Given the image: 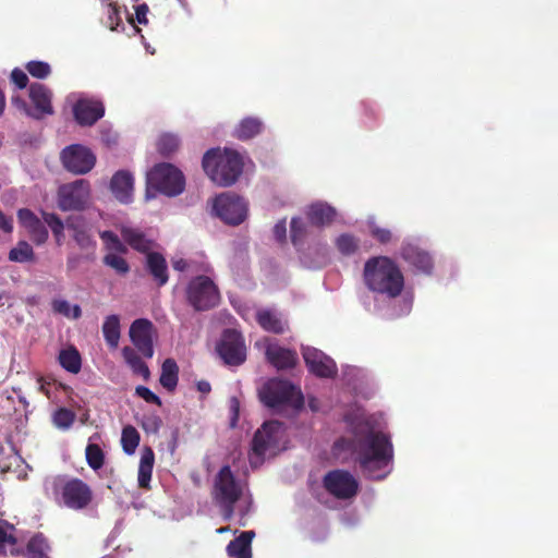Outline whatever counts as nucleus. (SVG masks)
Masks as SVG:
<instances>
[{"instance_id":"nucleus-1","label":"nucleus","mask_w":558,"mask_h":558,"mask_svg":"<svg viewBox=\"0 0 558 558\" xmlns=\"http://www.w3.org/2000/svg\"><path fill=\"white\" fill-rule=\"evenodd\" d=\"M355 453V460L366 478L378 481L389 474L392 445L385 434L380 432L368 433L363 439L359 440Z\"/></svg>"},{"instance_id":"nucleus-2","label":"nucleus","mask_w":558,"mask_h":558,"mask_svg":"<svg viewBox=\"0 0 558 558\" xmlns=\"http://www.w3.org/2000/svg\"><path fill=\"white\" fill-rule=\"evenodd\" d=\"M363 279L367 289L389 299L398 298L404 289L399 266L387 256H374L364 264Z\"/></svg>"},{"instance_id":"nucleus-3","label":"nucleus","mask_w":558,"mask_h":558,"mask_svg":"<svg viewBox=\"0 0 558 558\" xmlns=\"http://www.w3.org/2000/svg\"><path fill=\"white\" fill-rule=\"evenodd\" d=\"M202 166L209 179L219 186H231L243 171V161L234 150L219 148L207 150L203 157Z\"/></svg>"},{"instance_id":"nucleus-4","label":"nucleus","mask_w":558,"mask_h":558,"mask_svg":"<svg viewBox=\"0 0 558 558\" xmlns=\"http://www.w3.org/2000/svg\"><path fill=\"white\" fill-rule=\"evenodd\" d=\"M54 501L64 508L82 511L93 504L94 492L82 478L59 475L51 483Z\"/></svg>"},{"instance_id":"nucleus-5","label":"nucleus","mask_w":558,"mask_h":558,"mask_svg":"<svg viewBox=\"0 0 558 558\" xmlns=\"http://www.w3.org/2000/svg\"><path fill=\"white\" fill-rule=\"evenodd\" d=\"M242 486L231 468L223 465L214 480L213 500L220 508L223 520L230 521L234 514V505L242 496Z\"/></svg>"},{"instance_id":"nucleus-6","label":"nucleus","mask_w":558,"mask_h":558,"mask_svg":"<svg viewBox=\"0 0 558 558\" xmlns=\"http://www.w3.org/2000/svg\"><path fill=\"white\" fill-rule=\"evenodd\" d=\"M147 194L150 190L160 192L167 196H177L184 190L185 180L183 173L171 163L156 165L146 178Z\"/></svg>"},{"instance_id":"nucleus-7","label":"nucleus","mask_w":558,"mask_h":558,"mask_svg":"<svg viewBox=\"0 0 558 558\" xmlns=\"http://www.w3.org/2000/svg\"><path fill=\"white\" fill-rule=\"evenodd\" d=\"M185 298L194 311L205 312L220 302V292L216 283L205 275L192 278L185 288Z\"/></svg>"},{"instance_id":"nucleus-8","label":"nucleus","mask_w":558,"mask_h":558,"mask_svg":"<svg viewBox=\"0 0 558 558\" xmlns=\"http://www.w3.org/2000/svg\"><path fill=\"white\" fill-rule=\"evenodd\" d=\"M287 430L278 421L265 422L258 428L252 440L253 454L263 458L266 453L276 454L286 449Z\"/></svg>"},{"instance_id":"nucleus-9","label":"nucleus","mask_w":558,"mask_h":558,"mask_svg":"<svg viewBox=\"0 0 558 558\" xmlns=\"http://www.w3.org/2000/svg\"><path fill=\"white\" fill-rule=\"evenodd\" d=\"M262 402L271 409H279L283 405L301 408L303 397L295 387L288 380H271L260 392Z\"/></svg>"},{"instance_id":"nucleus-10","label":"nucleus","mask_w":558,"mask_h":558,"mask_svg":"<svg viewBox=\"0 0 558 558\" xmlns=\"http://www.w3.org/2000/svg\"><path fill=\"white\" fill-rule=\"evenodd\" d=\"M213 211L225 223L241 225L247 216V203L232 193H221L213 201Z\"/></svg>"},{"instance_id":"nucleus-11","label":"nucleus","mask_w":558,"mask_h":558,"mask_svg":"<svg viewBox=\"0 0 558 558\" xmlns=\"http://www.w3.org/2000/svg\"><path fill=\"white\" fill-rule=\"evenodd\" d=\"M89 197V182L87 180L80 179L59 187L58 207L62 211L83 210L88 204Z\"/></svg>"},{"instance_id":"nucleus-12","label":"nucleus","mask_w":558,"mask_h":558,"mask_svg":"<svg viewBox=\"0 0 558 558\" xmlns=\"http://www.w3.org/2000/svg\"><path fill=\"white\" fill-rule=\"evenodd\" d=\"M323 487L335 498L345 500L357 494L359 482L349 471L337 469L324 475Z\"/></svg>"},{"instance_id":"nucleus-13","label":"nucleus","mask_w":558,"mask_h":558,"mask_svg":"<svg viewBox=\"0 0 558 558\" xmlns=\"http://www.w3.org/2000/svg\"><path fill=\"white\" fill-rule=\"evenodd\" d=\"M216 350L225 364L230 366H239L246 360L244 338L235 329L223 331Z\"/></svg>"},{"instance_id":"nucleus-14","label":"nucleus","mask_w":558,"mask_h":558,"mask_svg":"<svg viewBox=\"0 0 558 558\" xmlns=\"http://www.w3.org/2000/svg\"><path fill=\"white\" fill-rule=\"evenodd\" d=\"M61 161L68 171L74 174H85L95 167L96 156L89 148L73 144L61 151Z\"/></svg>"},{"instance_id":"nucleus-15","label":"nucleus","mask_w":558,"mask_h":558,"mask_svg":"<svg viewBox=\"0 0 558 558\" xmlns=\"http://www.w3.org/2000/svg\"><path fill=\"white\" fill-rule=\"evenodd\" d=\"M130 339L135 349L145 357L154 356V325L149 319L137 318L130 326Z\"/></svg>"},{"instance_id":"nucleus-16","label":"nucleus","mask_w":558,"mask_h":558,"mask_svg":"<svg viewBox=\"0 0 558 558\" xmlns=\"http://www.w3.org/2000/svg\"><path fill=\"white\" fill-rule=\"evenodd\" d=\"M303 359L308 371L319 378H333L337 375L335 361L315 348H305Z\"/></svg>"},{"instance_id":"nucleus-17","label":"nucleus","mask_w":558,"mask_h":558,"mask_svg":"<svg viewBox=\"0 0 558 558\" xmlns=\"http://www.w3.org/2000/svg\"><path fill=\"white\" fill-rule=\"evenodd\" d=\"M28 97L33 104L28 116L34 119H41L53 113L52 92L41 83H33L28 88Z\"/></svg>"},{"instance_id":"nucleus-18","label":"nucleus","mask_w":558,"mask_h":558,"mask_svg":"<svg viewBox=\"0 0 558 558\" xmlns=\"http://www.w3.org/2000/svg\"><path fill=\"white\" fill-rule=\"evenodd\" d=\"M73 116L81 126H92L105 116L104 102L94 98H81L73 106Z\"/></svg>"},{"instance_id":"nucleus-19","label":"nucleus","mask_w":558,"mask_h":558,"mask_svg":"<svg viewBox=\"0 0 558 558\" xmlns=\"http://www.w3.org/2000/svg\"><path fill=\"white\" fill-rule=\"evenodd\" d=\"M401 257L416 271L430 275L434 262L428 252L412 243H404L401 247Z\"/></svg>"},{"instance_id":"nucleus-20","label":"nucleus","mask_w":558,"mask_h":558,"mask_svg":"<svg viewBox=\"0 0 558 558\" xmlns=\"http://www.w3.org/2000/svg\"><path fill=\"white\" fill-rule=\"evenodd\" d=\"M66 229L72 232V238L81 250L96 248V241L90 234L87 220L81 215H73L66 218Z\"/></svg>"},{"instance_id":"nucleus-21","label":"nucleus","mask_w":558,"mask_h":558,"mask_svg":"<svg viewBox=\"0 0 558 558\" xmlns=\"http://www.w3.org/2000/svg\"><path fill=\"white\" fill-rule=\"evenodd\" d=\"M145 271L150 276L153 282L161 288L169 281L168 264L165 256L158 252H150L145 255Z\"/></svg>"},{"instance_id":"nucleus-22","label":"nucleus","mask_w":558,"mask_h":558,"mask_svg":"<svg viewBox=\"0 0 558 558\" xmlns=\"http://www.w3.org/2000/svg\"><path fill=\"white\" fill-rule=\"evenodd\" d=\"M110 190L114 197L123 204L133 201L134 177L128 170L117 171L110 181Z\"/></svg>"},{"instance_id":"nucleus-23","label":"nucleus","mask_w":558,"mask_h":558,"mask_svg":"<svg viewBox=\"0 0 558 558\" xmlns=\"http://www.w3.org/2000/svg\"><path fill=\"white\" fill-rule=\"evenodd\" d=\"M17 218L21 225L28 231L31 239L37 244H44L49 236L48 230L41 220L27 208L17 211Z\"/></svg>"},{"instance_id":"nucleus-24","label":"nucleus","mask_w":558,"mask_h":558,"mask_svg":"<svg viewBox=\"0 0 558 558\" xmlns=\"http://www.w3.org/2000/svg\"><path fill=\"white\" fill-rule=\"evenodd\" d=\"M266 357L277 369L293 368L298 362V355L294 351L278 345H268Z\"/></svg>"},{"instance_id":"nucleus-25","label":"nucleus","mask_w":558,"mask_h":558,"mask_svg":"<svg viewBox=\"0 0 558 558\" xmlns=\"http://www.w3.org/2000/svg\"><path fill=\"white\" fill-rule=\"evenodd\" d=\"M120 231L123 241L134 251L145 255L153 252L154 241L148 239L140 229L122 227Z\"/></svg>"},{"instance_id":"nucleus-26","label":"nucleus","mask_w":558,"mask_h":558,"mask_svg":"<svg viewBox=\"0 0 558 558\" xmlns=\"http://www.w3.org/2000/svg\"><path fill=\"white\" fill-rule=\"evenodd\" d=\"M254 537V531L241 532L227 545V555L230 558H252V541Z\"/></svg>"},{"instance_id":"nucleus-27","label":"nucleus","mask_w":558,"mask_h":558,"mask_svg":"<svg viewBox=\"0 0 558 558\" xmlns=\"http://www.w3.org/2000/svg\"><path fill=\"white\" fill-rule=\"evenodd\" d=\"M256 322L265 331L276 335L283 333L287 327V322L282 318L281 314L269 308L257 311Z\"/></svg>"},{"instance_id":"nucleus-28","label":"nucleus","mask_w":558,"mask_h":558,"mask_svg":"<svg viewBox=\"0 0 558 558\" xmlns=\"http://www.w3.org/2000/svg\"><path fill=\"white\" fill-rule=\"evenodd\" d=\"M335 208L322 202L310 205L306 210V218L313 226L316 227L331 223L335 219Z\"/></svg>"},{"instance_id":"nucleus-29","label":"nucleus","mask_w":558,"mask_h":558,"mask_svg":"<svg viewBox=\"0 0 558 558\" xmlns=\"http://www.w3.org/2000/svg\"><path fill=\"white\" fill-rule=\"evenodd\" d=\"M155 463V453L154 450L146 446L142 450L140 465H138V474L137 482L138 487L143 489H150V480L153 474Z\"/></svg>"},{"instance_id":"nucleus-30","label":"nucleus","mask_w":558,"mask_h":558,"mask_svg":"<svg viewBox=\"0 0 558 558\" xmlns=\"http://www.w3.org/2000/svg\"><path fill=\"white\" fill-rule=\"evenodd\" d=\"M51 544L43 533L34 534L26 545L27 558H51Z\"/></svg>"},{"instance_id":"nucleus-31","label":"nucleus","mask_w":558,"mask_h":558,"mask_svg":"<svg viewBox=\"0 0 558 558\" xmlns=\"http://www.w3.org/2000/svg\"><path fill=\"white\" fill-rule=\"evenodd\" d=\"M122 356L133 374L141 376L145 381L150 378V371L147 364L142 360L134 348L124 347L122 349Z\"/></svg>"},{"instance_id":"nucleus-32","label":"nucleus","mask_w":558,"mask_h":558,"mask_svg":"<svg viewBox=\"0 0 558 558\" xmlns=\"http://www.w3.org/2000/svg\"><path fill=\"white\" fill-rule=\"evenodd\" d=\"M179 380V366L173 359H166L161 365L159 378L160 385L172 392L175 390Z\"/></svg>"},{"instance_id":"nucleus-33","label":"nucleus","mask_w":558,"mask_h":558,"mask_svg":"<svg viewBox=\"0 0 558 558\" xmlns=\"http://www.w3.org/2000/svg\"><path fill=\"white\" fill-rule=\"evenodd\" d=\"M263 129L264 124L260 119L246 117L236 126L234 135L241 141H247L260 134Z\"/></svg>"},{"instance_id":"nucleus-34","label":"nucleus","mask_w":558,"mask_h":558,"mask_svg":"<svg viewBox=\"0 0 558 558\" xmlns=\"http://www.w3.org/2000/svg\"><path fill=\"white\" fill-rule=\"evenodd\" d=\"M102 335L111 349H117L121 337L120 318L118 315H109L102 324Z\"/></svg>"},{"instance_id":"nucleus-35","label":"nucleus","mask_w":558,"mask_h":558,"mask_svg":"<svg viewBox=\"0 0 558 558\" xmlns=\"http://www.w3.org/2000/svg\"><path fill=\"white\" fill-rule=\"evenodd\" d=\"M59 363L65 371L72 374H77L82 367L81 355L73 347L61 350L59 353Z\"/></svg>"},{"instance_id":"nucleus-36","label":"nucleus","mask_w":558,"mask_h":558,"mask_svg":"<svg viewBox=\"0 0 558 558\" xmlns=\"http://www.w3.org/2000/svg\"><path fill=\"white\" fill-rule=\"evenodd\" d=\"M99 236L104 242L105 250L107 253L112 254H126L128 253V246L124 241H121V239L110 230H105L99 232Z\"/></svg>"},{"instance_id":"nucleus-37","label":"nucleus","mask_w":558,"mask_h":558,"mask_svg":"<svg viewBox=\"0 0 558 558\" xmlns=\"http://www.w3.org/2000/svg\"><path fill=\"white\" fill-rule=\"evenodd\" d=\"M9 260L14 263H31L35 260V252L26 241H19L16 246L10 250Z\"/></svg>"},{"instance_id":"nucleus-38","label":"nucleus","mask_w":558,"mask_h":558,"mask_svg":"<svg viewBox=\"0 0 558 558\" xmlns=\"http://www.w3.org/2000/svg\"><path fill=\"white\" fill-rule=\"evenodd\" d=\"M122 255L123 254L106 253L102 257V263L105 266L113 269L118 276L124 277L130 272L131 267Z\"/></svg>"},{"instance_id":"nucleus-39","label":"nucleus","mask_w":558,"mask_h":558,"mask_svg":"<svg viewBox=\"0 0 558 558\" xmlns=\"http://www.w3.org/2000/svg\"><path fill=\"white\" fill-rule=\"evenodd\" d=\"M51 308L53 313L62 315L66 318L78 319L82 316L81 306L77 304L71 305L66 300H52Z\"/></svg>"},{"instance_id":"nucleus-40","label":"nucleus","mask_w":558,"mask_h":558,"mask_svg":"<svg viewBox=\"0 0 558 558\" xmlns=\"http://www.w3.org/2000/svg\"><path fill=\"white\" fill-rule=\"evenodd\" d=\"M140 439V433L134 426L128 425L123 427L121 435V445L123 451L126 454H133L135 452L136 448L138 447Z\"/></svg>"},{"instance_id":"nucleus-41","label":"nucleus","mask_w":558,"mask_h":558,"mask_svg":"<svg viewBox=\"0 0 558 558\" xmlns=\"http://www.w3.org/2000/svg\"><path fill=\"white\" fill-rule=\"evenodd\" d=\"M335 244L342 255L350 256L357 252L360 241L353 234L342 233L336 239Z\"/></svg>"},{"instance_id":"nucleus-42","label":"nucleus","mask_w":558,"mask_h":558,"mask_svg":"<svg viewBox=\"0 0 558 558\" xmlns=\"http://www.w3.org/2000/svg\"><path fill=\"white\" fill-rule=\"evenodd\" d=\"M86 461L89 468L97 471L104 466L105 453L97 444H88L85 449Z\"/></svg>"},{"instance_id":"nucleus-43","label":"nucleus","mask_w":558,"mask_h":558,"mask_svg":"<svg viewBox=\"0 0 558 558\" xmlns=\"http://www.w3.org/2000/svg\"><path fill=\"white\" fill-rule=\"evenodd\" d=\"M25 70L35 78L45 80L51 74V66L48 62L32 60L25 64Z\"/></svg>"},{"instance_id":"nucleus-44","label":"nucleus","mask_w":558,"mask_h":558,"mask_svg":"<svg viewBox=\"0 0 558 558\" xmlns=\"http://www.w3.org/2000/svg\"><path fill=\"white\" fill-rule=\"evenodd\" d=\"M180 141L173 134H162L157 142V149L162 156H169L177 151Z\"/></svg>"},{"instance_id":"nucleus-45","label":"nucleus","mask_w":558,"mask_h":558,"mask_svg":"<svg viewBox=\"0 0 558 558\" xmlns=\"http://www.w3.org/2000/svg\"><path fill=\"white\" fill-rule=\"evenodd\" d=\"M75 413L66 408H60L53 413V424L62 429L70 428L75 421Z\"/></svg>"},{"instance_id":"nucleus-46","label":"nucleus","mask_w":558,"mask_h":558,"mask_svg":"<svg viewBox=\"0 0 558 558\" xmlns=\"http://www.w3.org/2000/svg\"><path fill=\"white\" fill-rule=\"evenodd\" d=\"M291 241L294 245L303 241L306 234V226L301 218H292L290 223Z\"/></svg>"},{"instance_id":"nucleus-47","label":"nucleus","mask_w":558,"mask_h":558,"mask_svg":"<svg viewBox=\"0 0 558 558\" xmlns=\"http://www.w3.org/2000/svg\"><path fill=\"white\" fill-rule=\"evenodd\" d=\"M41 216L45 223H47V226L51 229L52 233H60V231H64L66 228V221L63 222L61 218L53 213L43 211Z\"/></svg>"},{"instance_id":"nucleus-48","label":"nucleus","mask_w":558,"mask_h":558,"mask_svg":"<svg viewBox=\"0 0 558 558\" xmlns=\"http://www.w3.org/2000/svg\"><path fill=\"white\" fill-rule=\"evenodd\" d=\"M371 235L381 244H387L392 241V232L389 229L378 227L376 225L369 226Z\"/></svg>"},{"instance_id":"nucleus-49","label":"nucleus","mask_w":558,"mask_h":558,"mask_svg":"<svg viewBox=\"0 0 558 558\" xmlns=\"http://www.w3.org/2000/svg\"><path fill=\"white\" fill-rule=\"evenodd\" d=\"M162 426L160 416L153 414L144 418L142 427L146 433L157 434Z\"/></svg>"},{"instance_id":"nucleus-50","label":"nucleus","mask_w":558,"mask_h":558,"mask_svg":"<svg viewBox=\"0 0 558 558\" xmlns=\"http://www.w3.org/2000/svg\"><path fill=\"white\" fill-rule=\"evenodd\" d=\"M135 393L144 399L147 403H153L158 407H161L162 404L161 399L145 386H137L135 388Z\"/></svg>"},{"instance_id":"nucleus-51","label":"nucleus","mask_w":558,"mask_h":558,"mask_svg":"<svg viewBox=\"0 0 558 558\" xmlns=\"http://www.w3.org/2000/svg\"><path fill=\"white\" fill-rule=\"evenodd\" d=\"M11 82L20 89H23L28 84L27 74L20 68H14L10 75Z\"/></svg>"},{"instance_id":"nucleus-52","label":"nucleus","mask_w":558,"mask_h":558,"mask_svg":"<svg viewBox=\"0 0 558 558\" xmlns=\"http://www.w3.org/2000/svg\"><path fill=\"white\" fill-rule=\"evenodd\" d=\"M120 22L119 9L114 3L108 5V25L111 31L117 29Z\"/></svg>"},{"instance_id":"nucleus-53","label":"nucleus","mask_w":558,"mask_h":558,"mask_svg":"<svg viewBox=\"0 0 558 558\" xmlns=\"http://www.w3.org/2000/svg\"><path fill=\"white\" fill-rule=\"evenodd\" d=\"M274 236L279 242H282L287 235L286 219L278 221L272 229Z\"/></svg>"},{"instance_id":"nucleus-54","label":"nucleus","mask_w":558,"mask_h":558,"mask_svg":"<svg viewBox=\"0 0 558 558\" xmlns=\"http://www.w3.org/2000/svg\"><path fill=\"white\" fill-rule=\"evenodd\" d=\"M148 7L146 3H142L135 7V19L140 24H147Z\"/></svg>"},{"instance_id":"nucleus-55","label":"nucleus","mask_w":558,"mask_h":558,"mask_svg":"<svg viewBox=\"0 0 558 558\" xmlns=\"http://www.w3.org/2000/svg\"><path fill=\"white\" fill-rule=\"evenodd\" d=\"M0 229L5 233H11L13 231V219L11 217H8L1 209H0Z\"/></svg>"},{"instance_id":"nucleus-56","label":"nucleus","mask_w":558,"mask_h":558,"mask_svg":"<svg viewBox=\"0 0 558 558\" xmlns=\"http://www.w3.org/2000/svg\"><path fill=\"white\" fill-rule=\"evenodd\" d=\"M37 381L38 391L44 393L47 398H50V390L48 387L51 385V379L40 376Z\"/></svg>"},{"instance_id":"nucleus-57","label":"nucleus","mask_w":558,"mask_h":558,"mask_svg":"<svg viewBox=\"0 0 558 558\" xmlns=\"http://www.w3.org/2000/svg\"><path fill=\"white\" fill-rule=\"evenodd\" d=\"M16 539L14 536L9 535L1 526H0V545L4 543L15 544Z\"/></svg>"},{"instance_id":"nucleus-58","label":"nucleus","mask_w":558,"mask_h":558,"mask_svg":"<svg viewBox=\"0 0 558 558\" xmlns=\"http://www.w3.org/2000/svg\"><path fill=\"white\" fill-rule=\"evenodd\" d=\"M172 266H173L174 270L185 271L187 269V267H189V263L185 259L180 258L178 260H174Z\"/></svg>"},{"instance_id":"nucleus-59","label":"nucleus","mask_w":558,"mask_h":558,"mask_svg":"<svg viewBox=\"0 0 558 558\" xmlns=\"http://www.w3.org/2000/svg\"><path fill=\"white\" fill-rule=\"evenodd\" d=\"M12 102L17 108L23 109L28 114L29 108H28L27 104L25 102V100H23L21 97H19V96L12 97Z\"/></svg>"},{"instance_id":"nucleus-60","label":"nucleus","mask_w":558,"mask_h":558,"mask_svg":"<svg viewBox=\"0 0 558 558\" xmlns=\"http://www.w3.org/2000/svg\"><path fill=\"white\" fill-rule=\"evenodd\" d=\"M197 389L198 391L203 393H208L211 390L210 384L206 380H201L197 383Z\"/></svg>"},{"instance_id":"nucleus-61","label":"nucleus","mask_w":558,"mask_h":558,"mask_svg":"<svg viewBox=\"0 0 558 558\" xmlns=\"http://www.w3.org/2000/svg\"><path fill=\"white\" fill-rule=\"evenodd\" d=\"M5 107V96L0 89V116L3 113Z\"/></svg>"},{"instance_id":"nucleus-62","label":"nucleus","mask_w":558,"mask_h":558,"mask_svg":"<svg viewBox=\"0 0 558 558\" xmlns=\"http://www.w3.org/2000/svg\"><path fill=\"white\" fill-rule=\"evenodd\" d=\"M102 138H104V141H105L108 145H110V144H116V143H117V136H116V135H114L113 137H110V136H106V137H105V136H104Z\"/></svg>"},{"instance_id":"nucleus-63","label":"nucleus","mask_w":558,"mask_h":558,"mask_svg":"<svg viewBox=\"0 0 558 558\" xmlns=\"http://www.w3.org/2000/svg\"><path fill=\"white\" fill-rule=\"evenodd\" d=\"M52 234L56 238L57 243L60 244L62 239L64 238V231H60V233H52Z\"/></svg>"},{"instance_id":"nucleus-64","label":"nucleus","mask_w":558,"mask_h":558,"mask_svg":"<svg viewBox=\"0 0 558 558\" xmlns=\"http://www.w3.org/2000/svg\"><path fill=\"white\" fill-rule=\"evenodd\" d=\"M19 402L22 403L25 408L28 405V402L25 397L17 395Z\"/></svg>"}]
</instances>
